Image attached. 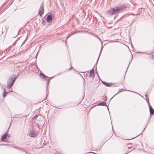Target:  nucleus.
I'll return each mask as SVG.
<instances>
[{
    "label": "nucleus",
    "mask_w": 154,
    "mask_h": 154,
    "mask_svg": "<svg viewBox=\"0 0 154 154\" xmlns=\"http://www.w3.org/2000/svg\"><path fill=\"white\" fill-rule=\"evenodd\" d=\"M16 77L14 75H12L9 77L7 82V87L10 88L13 85L15 80Z\"/></svg>",
    "instance_id": "obj_1"
},
{
    "label": "nucleus",
    "mask_w": 154,
    "mask_h": 154,
    "mask_svg": "<svg viewBox=\"0 0 154 154\" xmlns=\"http://www.w3.org/2000/svg\"><path fill=\"white\" fill-rule=\"evenodd\" d=\"M121 8L119 7H115L111 8L108 11V14L110 15H114L118 13L120 11Z\"/></svg>",
    "instance_id": "obj_2"
},
{
    "label": "nucleus",
    "mask_w": 154,
    "mask_h": 154,
    "mask_svg": "<svg viewBox=\"0 0 154 154\" xmlns=\"http://www.w3.org/2000/svg\"><path fill=\"white\" fill-rule=\"evenodd\" d=\"M38 134V132L34 130H32L30 131L29 134L30 136L31 137H35Z\"/></svg>",
    "instance_id": "obj_3"
},
{
    "label": "nucleus",
    "mask_w": 154,
    "mask_h": 154,
    "mask_svg": "<svg viewBox=\"0 0 154 154\" xmlns=\"http://www.w3.org/2000/svg\"><path fill=\"white\" fill-rule=\"evenodd\" d=\"M44 5L43 3H42L40 6V8L39 9V11L38 13V14L39 15L40 17L43 14L44 12Z\"/></svg>",
    "instance_id": "obj_4"
},
{
    "label": "nucleus",
    "mask_w": 154,
    "mask_h": 154,
    "mask_svg": "<svg viewBox=\"0 0 154 154\" xmlns=\"http://www.w3.org/2000/svg\"><path fill=\"white\" fill-rule=\"evenodd\" d=\"M52 19V16L51 15H48L46 18V21L49 23H51Z\"/></svg>",
    "instance_id": "obj_5"
},
{
    "label": "nucleus",
    "mask_w": 154,
    "mask_h": 154,
    "mask_svg": "<svg viewBox=\"0 0 154 154\" xmlns=\"http://www.w3.org/2000/svg\"><path fill=\"white\" fill-rule=\"evenodd\" d=\"M149 110L150 112V114L153 115L154 113V110L150 105L149 106Z\"/></svg>",
    "instance_id": "obj_6"
},
{
    "label": "nucleus",
    "mask_w": 154,
    "mask_h": 154,
    "mask_svg": "<svg viewBox=\"0 0 154 154\" xmlns=\"http://www.w3.org/2000/svg\"><path fill=\"white\" fill-rule=\"evenodd\" d=\"M40 76L42 78H44L45 80H46L47 78H48V77L45 75L43 73H40Z\"/></svg>",
    "instance_id": "obj_7"
},
{
    "label": "nucleus",
    "mask_w": 154,
    "mask_h": 154,
    "mask_svg": "<svg viewBox=\"0 0 154 154\" xmlns=\"http://www.w3.org/2000/svg\"><path fill=\"white\" fill-rule=\"evenodd\" d=\"M102 83L103 84H104L105 85L108 87H110L112 85V83H107L105 82H103Z\"/></svg>",
    "instance_id": "obj_8"
},
{
    "label": "nucleus",
    "mask_w": 154,
    "mask_h": 154,
    "mask_svg": "<svg viewBox=\"0 0 154 154\" xmlns=\"http://www.w3.org/2000/svg\"><path fill=\"white\" fill-rule=\"evenodd\" d=\"M7 137V134L5 133L2 136V141H4L5 140Z\"/></svg>",
    "instance_id": "obj_9"
},
{
    "label": "nucleus",
    "mask_w": 154,
    "mask_h": 154,
    "mask_svg": "<svg viewBox=\"0 0 154 154\" xmlns=\"http://www.w3.org/2000/svg\"><path fill=\"white\" fill-rule=\"evenodd\" d=\"M94 69L91 70L89 74V75L90 77H92L93 76L94 74Z\"/></svg>",
    "instance_id": "obj_10"
},
{
    "label": "nucleus",
    "mask_w": 154,
    "mask_h": 154,
    "mask_svg": "<svg viewBox=\"0 0 154 154\" xmlns=\"http://www.w3.org/2000/svg\"><path fill=\"white\" fill-rule=\"evenodd\" d=\"M98 106H105L106 105V102L102 101L98 104Z\"/></svg>",
    "instance_id": "obj_11"
},
{
    "label": "nucleus",
    "mask_w": 154,
    "mask_h": 154,
    "mask_svg": "<svg viewBox=\"0 0 154 154\" xmlns=\"http://www.w3.org/2000/svg\"><path fill=\"white\" fill-rule=\"evenodd\" d=\"M123 89H120L119 90L118 92L115 95H114V96H113L112 98V97H114L115 95H117V94H118L119 93V92H122V91H123Z\"/></svg>",
    "instance_id": "obj_12"
},
{
    "label": "nucleus",
    "mask_w": 154,
    "mask_h": 154,
    "mask_svg": "<svg viewBox=\"0 0 154 154\" xmlns=\"http://www.w3.org/2000/svg\"><path fill=\"white\" fill-rule=\"evenodd\" d=\"M5 91H6L5 89H4V93L3 94V97H5L6 96V94L8 92H7L6 93Z\"/></svg>",
    "instance_id": "obj_13"
},
{
    "label": "nucleus",
    "mask_w": 154,
    "mask_h": 154,
    "mask_svg": "<svg viewBox=\"0 0 154 154\" xmlns=\"http://www.w3.org/2000/svg\"><path fill=\"white\" fill-rule=\"evenodd\" d=\"M73 34V33H71L69 34V35H68V36H67V38H69V37L70 35H72Z\"/></svg>",
    "instance_id": "obj_14"
},
{
    "label": "nucleus",
    "mask_w": 154,
    "mask_h": 154,
    "mask_svg": "<svg viewBox=\"0 0 154 154\" xmlns=\"http://www.w3.org/2000/svg\"><path fill=\"white\" fill-rule=\"evenodd\" d=\"M102 49H101V50H100V54H99V57L98 58V60L99 59V57H100V54H101V51H102Z\"/></svg>",
    "instance_id": "obj_15"
},
{
    "label": "nucleus",
    "mask_w": 154,
    "mask_h": 154,
    "mask_svg": "<svg viewBox=\"0 0 154 154\" xmlns=\"http://www.w3.org/2000/svg\"><path fill=\"white\" fill-rule=\"evenodd\" d=\"M94 36H96L97 38H98L99 39H100V38L98 37L97 35H94Z\"/></svg>",
    "instance_id": "obj_16"
},
{
    "label": "nucleus",
    "mask_w": 154,
    "mask_h": 154,
    "mask_svg": "<svg viewBox=\"0 0 154 154\" xmlns=\"http://www.w3.org/2000/svg\"><path fill=\"white\" fill-rule=\"evenodd\" d=\"M37 117H38V116H37V115H36V116H34V118H35L36 119V118Z\"/></svg>",
    "instance_id": "obj_17"
},
{
    "label": "nucleus",
    "mask_w": 154,
    "mask_h": 154,
    "mask_svg": "<svg viewBox=\"0 0 154 154\" xmlns=\"http://www.w3.org/2000/svg\"><path fill=\"white\" fill-rule=\"evenodd\" d=\"M53 77H50V79H52Z\"/></svg>",
    "instance_id": "obj_18"
},
{
    "label": "nucleus",
    "mask_w": 154,
    "mask_h": 154,
    "mask_svg": "<svg viewBox=\"0 0 154 154\" xmlns=\"http://www.w3.org/2000/svg\"><path fill=\"white\" fill-rule=\"evenodd\" d=\"M91 153H94V152H90Z\"/></svg>",
    "instance_id": "obj_19"
}]
</instances>
